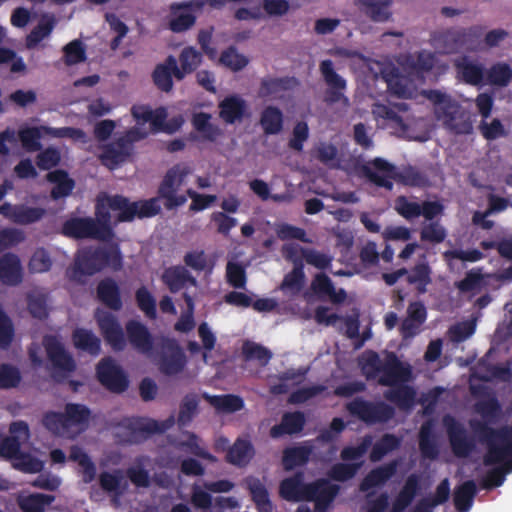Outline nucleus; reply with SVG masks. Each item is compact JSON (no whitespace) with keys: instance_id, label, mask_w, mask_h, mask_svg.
<instances>
[{"instance_id":"1","label":"nucleus","mask_w":512,"mask_h":512,"mask_svg":"<svg viewBox=\"0 0 512 512\" xmlns=\"http://www.w3.org/2000/svg\"><path fill=\"white\" fill-rule=\"evenodd\" d=\"M158 197L150 200L130 202L128 198L122 195H104L99 196L95 205L94 223L98 226L102 241L110 240L114 233L111 227V215L109 210L118 211L117 220L119 222H130L136 217H151L160 212V206L157 205Z\"/></svg>"},{"instance_id":"2","label":"nucleus","mask_w":512,"mask_h":512,"mask_svg":"<svg viewBox=\"0 0 512 512\" xmlns=\"http://www.w3.org/2000/svg\"><path fill=\"white\" fill-rule=\"evenodd\" d=\"M367 380L378 379L381 386L394 387L412 379V367L402 362L394 352H387L382 360L375 351H367L359 361Z\"/></svg>"},{"instance_id":"3","label":"nucleus","mask_w":512,"mask_h":512,"mask_svg":"<svg viewBox=\"0 0 512 512\" xmlns=\"http://www.w3.org/2000/svg\"><path fill=\"white\" fill-rule=\"evenodd\" d=\"M422 95L433 105V113L443 127L456 135L472 133L469 114L450 94L437 89L423 90Z\"/></svg>"},{"instance_id":"4","label":"nucleus","mask_w":512,"mask_h":512,"mask_svg":"<svg viewBox=\"0 0 512 512\" xmlns=\"http://www.w3.org/2000/svg\"><path fill=\"white\" fill-rule=\"evenodd\" d=\"M363 173L370 182L387 190L393 189L392 180L411 187H424L428 183L427 177L416 168L408 167L399 172L393 164L380 157L363 166Z\"/></svg>"},{"instance_id":"5","label":"nucleus","mask_w":512,"mask_h":512,"mask_svg":"<svg viewBox=\"0 0 512 512\" xmlns=\"http://www.w3.org/2000/svg\"><path fill=\"white\" fill-rule=\"evenodd\" d=\"M118 271L122 268V255L117 247H87L75 258L70 278L80 281L81 276H92L105 268Z\"/></svg>"},{"instance_id":"6","label":"nucleus","mask_w":512,"mask_h":512,"mask_svg":"<svg viewBox=\"0 0 512 512\" xmlns=\"http://www.w3.org/2000/svg\"><path fill=\"white\" fill-rule=\"evenodd\" d=\"M470 426L479 441L486 445L487 451L483 457L485 466L496 465L512 455V426L495 429L482 421H471Z\"/></svg>"},{"instance_id":"7","label":"nucleus","mask_w":512,"mask_h":512,"mask_svg":"<svg viewBox=\"0 0 512 512\" xmlns=\"http://www.w3.org/2000/svg\"><path fill=\"white\" fill-rule=\"evenodd\" d=\"M148 133L139 127H132L109 143L99 144L98 156L101 164L109 170H114L129 161L134 155V144L144 138Z\"/></svg>"},{"instance_id":"8","label":"nucleus","mask_w":512,"mask_h":512,"mask_svg":"<svg viewBox=\"0 0 512 512\" xmlns=\"http://www.w3.org/2000/svg\"><path fill=\"white\" fill-rule=\"evenodd\" d=\"M160 433V421L147 417H124L114 425V437L119 444H140Z\"/></svg>"},{"instance_id":"9","label":"nucleus","mask_w":512,"mask_h":512,"mask_svg":"<svg viewBox=\"0 0 512 512\" xmlns=\"http://www.w3.org/2000/svg\"><path fill=\"white\" fill-rule=\"evenodd\" d=\"M348 413L366 424L386 423L395 415V409L385 402H370L356 397L346 404Z\"/></svg>"},{"instance_id":"10","label":"nucleus","mask_w":512,"mask_h":512,"mask_svg":"<svg viewBox=\"0 0 512 512\" xmlns=\"http://www.w3.org/2000/svg\"><path fill=\"white\" fill-rule=\"evenodd\" d=\"M191 173L187 164H177L169 169L162 179V200L168 210L178 208L187 202L185 195H178L175 189L180 187Z\"/></svg>"},{"instance_id":"11","label":"nucleus","mask_w":512,"mask_h":512,"mask_svg":"<svg viewBox=\"0 0 512 512\" xmlns=\"http://www.w3.org/2000/svg\"><path fill=\"white\" fill-rule=\"evenodd\" d=\"M319 70L325 84L327 85L323 101L327 105H333L339 102H342L346 106L349 105V99L345 96L347 82L335 71L333 61L330 59L321 61Z\"/></svg>"},{"instance_id":"12","label":"nucleus","mask_w":512,"mask_h":512,"mask_svg":"<svg viewBox=\"0 0 512 512\" xmlns=\"http://www.w3.org/2000/svg\"><path fill=\"white\" fill-rule=\"evenodd\" d=\"M98 381L110 392L122 393L127 390V375L110 357L103 358L96 367Z\"/></svg>"},{"instance_id":"13","label":"nucleus","mask_w":512,"mask_h":512,"mask_svg":"<svg viewBox=\"0 0 512 512\" xmlns=\"http://www.w3.org/2000/svg\"><path fill=\"white\" fill-rule=\"evenodd\" d=\"M443 424L446 428L451 449L457 457L468 456L475 447L471 438H469L464 426L453 416L445 415Z\"/></svg>"},{"instance_id":"14","label":"nucleus","mask_w":512,"mask_h":512,"mask_svg":"<svg viewBox=\"0 0 512 512\" xmlns=\"http://www.w3.org/2000/svg\"><path fill=\"white\" fill-rule=\"evenodd\" d=\"M340 491V486L320 478L307 484L306 501H313L315 510L326 512Z\"/></svg>"},{"instance_id":"15","label":"nucleus","mask_w":512,"mask_h":512,"mask_svg":"<svg viewBox=\"0 0 512 512\" xmlns=\"http://www.w3.org/2000/svg\"><path fill=\"white\" fill-rule=\"evenodd\" d=\"M475 28H452L439 32L433 37L435 45L444 54H454L466 47L474 35Z\"/></svg>"},{"instance_id":"16","label":"nucleus","mask_w":512,"mask_h":512,"mask_svg":"<svg viewBox=\"0 0 512 512\" xmlns=\"http://www.w3.org/2000/svg\"><path fill=\"white\" fill-rule=\"evenodd\" d=\"M186 363V355L177 341L162 336V374L177 375Z\"/></svg>"},{"instance_id":"17","label":"nucleus","mask_w":512,"mask_h":512,"mask_svg":"<svg viewBox=\"0 0 512 512\" xmlns=\"http://www.w3.org/2000/svg\"><path fill=\"white\" fill-rule=\"evenodd\" d=\"M202 52L193 46L182 49L178 60L170 55L166 58L168 65L172 67L173 75L177 80H182L186 75L193 73L202 63Z\"/></svg>"},{"instance_id":"18","label":"nucleus","mask_w":512,"mask_h":512,"mask_svg":"<svg viewBox=\"0 0 512 512\" xmlns=\"http://www.w3.org/2000/svg\"><path fill=\"white\" fill-rule=\"evenodd\" d=\"M46 210L41 207H30L24 204L12 205L8 202L0 205V215L19 225H29L40 221Z\"/></svg>"},{"instance_id":"19","label":"nucleus","mask_w":512,"mask_h":512,"mask_svg":"<svg viewBox=\"0 0 512 512\" xmlns=\"http://www.w3.org/2000/svg\"><path fill=\"white\" fill-rule=\"evenodd\" d=\"M94 218L71 217L61 227L62 235L73 239H96L101 240L100 231L97 229Z\"/></svg>"},{"instance_id":"20","label":"nucleus","mask_w":512,"mask_h":512,"mask_svg":"<svg viewBox=\"0 0 512 512\" xmlns=\"http://www.w3.org/2000/svg\"><path fill=\"white\" fill-rule=\"evenodd\" d=\"M48 359L52 365L65 372H73L76 368L74 359L67 353L64 346L56 337L49 336L44 339Z\"/></svg>"},{"instance_id":"21","label":"nucleus","mask_w":512,"mask_h":512,"mask_svg":"<svg viewBox=\"0 0 512 512\" xmlns=\"http://www.w3.org/2000/svg\"><path fill=\"white\" fill-rule=\"evenodd\" d=\"M304 478V472L298 471L283 479L279 485L280 497L289 502L306 501L308 483H304Z\"/></svg>"},{"instance_id":"22","label":"nucleus","mask_w":512,"mask_h":512,"mask_svg":"<svg viewBox=\"0 0 512 512\" xmlns=\"http://www.w3.org/2000/svg\"><path fill=\"white\" fill-rule=\"evenodd\" d=\"M421 490V477L417 473L407 476L404 485L392 503V512H403L408 508Z\"/></svg>"},{"instance_id":"23","label":"nucleus","mask_w":512,"mask_h":512,"mask_svg":"<svg viewBox=\"0 0 512 512\" xmlns=\"http://www.w3.org/2000/svg\"><path fill=\"white\" fill-rule=\"evenodd\" d=\"M98 325L105 341L111 345L114 350L120 351L125 347V338L122 327L117 319L107 313L98 319Z\"/></svg>"},{"instance_id":"24","label":"nucleus","mask_w":512,"mask_h":512,"mask_svg":"<svg viewBox=\"0 0 512 512\" xmlns=\"http://www.w3.org/2000/svg\"><path fill=\"white\" fill-rule=\"evenodd\" d=\"M311 289L319 299L329 298L332 303H343L347 297L344 289L335 290L332 280L325 273H318L311 282Z\"/></svg>"},{"instance_id":"25","label":"nucleus","mask_w":512,"mask_h":512,"mask_svg":"<svg viewBox=\"0 0 512 512\" xmlns=\"http://www.w3.org/2000/svg\"><path fill=\"white\" fill-rule=\"evenodd\" d=\"M454 66L460 79L471 86H481L485 81V68L482 64L470 61L464 56L455 61Z\"/></svg>"},{"instance_id":"26","label":"nucleus","mask_w":512,"mask_h":512,"mask_svg":"<svg viewBox=\"0 0 512 512\" xmlns=\"http://www.w3.org/2000/svg\"><path fill=\"white\" fill-rule=\"evenodd\" d=\"M247 108L246 101L238 95L225 97L219 103V117L226 124H234L241 121Z\"/></svg>"},{"instance_id":"27","label":"nucleus","mask_w":512,"mask_h":512,"mask_svg":"<svg viewBox=\"0 0 512 512\" xmlns=\"http://www.w3.org/2000/svg\"><path fill=\"white\" fill-rule=\"evenodd\" d=\"M398 462L393 460L387 464L372 469L360 482L359 489L367 492L370 489L385 484L397 472Z\"/></svg>"},{"instance_id":"28","label":"nucleus","mask_w":512,"mask_h":512,"mask_svg":"<svg viewBox=\"0 0 512 512\" xmlns=\"http://www.w3.org/2000/svg\"><path fill=\"white\" fill-rule=\"evenodd\" d=\"M22 281V266L19 257L5 253L0 257V282L15 286Z\"/></svg>"},{"instance_id":"29","label":"nucleus","mask_w":512,"mask_h":512,"mask_svg":"<svg viewBox=\"0 0 512 512\" xmlns=\"http://www.w3.org/2000/svg\"><path fill=\"white\" fill-rule=\"evenodd\" d=\"M384 397L389 402L396 405L400 410H410L414 407L417 397V392L413 386L407 383L398 384V386L391 387L384 393Z\"/></svg>"},{"instance_id":"30","label":"nucleus","mask_w":512,"mask_h":512,"mask_svg":"<svg viewBox=\"0 0 512 512\" xmlns=\"http://www.w3.org/2000/svg\"><path fill=\"white\" fill-rule=\"evenodd\" d=\"M306 423V418L303 412H286L282 416L281 423L274 425L270 429V435L273 438H278L283 434L293 435L300 433Z\"/></svg>"},{"instance_id":"31","label":"nucleus","mask_w":512,"mask_h":512,"mask_svg":"<svg viewBox=\"0 0 512 512\" xmlns=\"http://www.w3.org/2000/svg\"><path fill=\"white\" fill-rule=\"evenodd\" d=\"M96 293L98 300L106 307L115 311L122 308L120 289L114 279L101 280L97 285Z\"/></svg>"},{"instance_id":"32","label":"nucleus","mask_w":512,"mask_h":512,"mask_svg":"<svg viewBox=\"0 0 512 512\" xmlns=\"http://www.w3.org/2000/svg\"><path fill=\"white\" fill-rule=\"evenodd\" d=\"M126 333L130 344L141 352H148L152 348V337L147 327L137 320L126 323Z\"/></svg>"},{"instance_id":"33","label":"nucleus","mask_w":512,"mask_h":512,"mask_svg":"<svg viewBox=\"0 0 512 512\" xmlns=\"http://www.w3.org/2000/svg\"><path fill=\"white\" fill-rule=\"evenodd\" d=\"M254 455L252 443L247 439L238 438L228 449L225 459L228 463L242 468L249 464Z\"/></svg>"},{"instance_id":"34","label":"nucleus","mask_w":512,"mask_h":512,"mask_svg":"<svg viewBox=\"0 0 512 512\" xmlns=\"http://www.w3.org/2000/svg\"><path fill=\"white\" fill-rule=\"evenodd\" d=\"M162 281L166 283L171 292H177L187 285L196 286L197 280L184 266H174L165 270Z\"/></svg>"},{"instance_id":"35","label":"nucleus","mask_w":512,"mask_h":512,"mask_svg":"<svg viewBox=\"0 0 512 512\" xmlns=\"http://www.w3.org/2000/svg\"><path fill=\"white\" fill-rule=\"evenodd\" d=\"M244 484L258 511L271 512L273 508L272 502L270 501L268 490L261 480L254 476H248L244 479Z\"/></svg>"},{"instance_id":"36","label":"nucleus","mask_w":512,"mask_h":512,"mask_svg":"<svg viewBox=\"0 0 512 512\" xmlns=\"http://www.w3.org/2000/svg\"><path fill=\"white\" fill-rule=\"evenodd\" d=\"M200 397L195 392L187 393L179 403L176 424L179 428L189 426L199 414Z\"/></svg>"},{"instance_id":"37","label":"nucleus","mask_w":512,"mask_h":512,"mask_svg":"<svg viewBox=\"0 0 512 512\" xmlns=\"http://www.w3.org/2000/svg\"><path fill=\"white\" fill-rule=\"evenodd\" d=\"M391 0H356L359 9L374 22H385L389 20Z\"/></svg>"},{"instance_id":"38","label":"nucleus","mask_w":512,"mask_h":512,"mask_svg":"<svg viewBox=\"0 0 512 512\" xmlns=\"http://www.w3.org/2000/svg\"><path fill=\"white\" fill-rule=\"evenodd\" d=\"M419 450L426 459L435 460L439 455L432 420L425 421L420 427Z\"/></svg>"},{"instance_id":"39","label":"nucleus","mask_w":512,"mask_h":512,"mask_svg":"<svg viewBox=\"0 0 512 512\" xmlns=\"http://www.w3.org/2000/svg\"><path fill=\"white\" fill-rule=\"evenodd\" d=\"M47 180L54 184L51 190V197L54 200L69 196L75 187L74 180L62 169L49 172Z\"/></svg>"},{"instance_id":"40","label":"nucleus","mask_w":512,"mask_h":512,"mask_svg":"<svg viewBox=\"0 0 512 512\" xmlns=\"http://www.w3.org/2000/svg\"><path fill=\"white\" fill-rule=\"evenodd\" d=\"M202 397L218 412L222 413H234L240 411L244 407L243 399L234 394L210 395L208 393H203Z\"/></svg>"},{"instance_id":"41","label":"nucleus","mask_w":512,"mask_h":512,"mask_svg":"<svg viewBox=\"0 0 512 512\" xmlns=\"http://www.w3.org/2000/svg\"><path fill=\"white\" fill-rule=\"evenodd\" d=\"M305 280L303 261L294 260L293 269L284 276L279 288L283 292L298 295L305 285Z\"/></svg>"},{"instance_id":"42","label":"nucleus","mask_w":512,"mask_h":512,"mask_svg":"<svg viewBox=\"0 0 512 512\" xmlns=\"http://www.w3.org/2000/svg\"><path fill=\"white\" fill-rule=\"evenodd\" d=\"M485 73V83L494 87L505 88L512 81V67L507 62L493 63Z\"/></svg>"},{"instance_id":"43","label":"nucleus","mask_w":512,"mask_h":512,"mask_svg":"<svg viewBox=\"0 0 512 512\" xmlns=\"http://www.w3.org/2000/svg\"><path fill=\"white\" fill-rule=\"evenodd\" d=\"M74 346L91 355H98L101 351L100 339L91 331L85 328H76L72 333Z\"/></svg>"},{"instance_id":"44","label":"nucleus","mask_w":512,"mask_h":512,"mask_svg":"<svg viewBox=\"0 0 512 512\" xmlns=\"http://www.w3.org/2000/svg\"><path fill=\"white\" fill-rule=\"evenodd\" d=\"M431 268L426 261L418 262L406 273L408 284L414 285L419 294L427 291V286L431 283Z\"/></svg>"},{"instance_id":"45","label":"nucleus","mask_w":512,"mask_h":512,"mask_svg":"<svg viewBox=\"0 0 512 512\" xmlns=\"http://www.w3.org/2000/svg\"><path fill=\"white\" fill-rule=\"evenodd\" d=\"M54 501V495L31 493L18 497L17 504L22 512H45Z\"/></svg>"},{"instance_id":"46","label":"nucleus","mask_w":512,"mask_h":512,"mask_svg":"<svg viewBox=\"0 0 512 512\" xmlns=\"http://www.w3.org/2000/svg\"><path fill=\"white\" fill-rule=\"evenodd\" d=\"M297 84L295 77H268L261 80L259 95L269 97L280 92L288 91Z\"/></svg>"},{"instance_id":"47","label":"nucleus","mask_w":512,"mask_h":512,"mask_svg":"<svg viewBox=\"0 0 512 512\" xmlns=\"http://www.w3.org/2000/svg\"><path fill=\"white\" fill-rule=\"evenodd\" d=\"M260 125L266 135H276L283 129V113L276 106L265 107L260 116Z\"/></svg>"},{"instance_id":"48","label":"nucleus","mask_w":512,"mask_h":512,"mask_svg":"<svg viewBox=\"0 0 512 512\" xmlns=\"http://www.w3.org/2000/svg\"><path fill=\"white\" fill-rule=\"evenodd\" d=\"M477 493V486L473 480L462 483L454 493V505L458 512H468Z\"/></svg>"},{"instance_id":"49","label":"nucleus","mask_w":512,"mask_h":512,"mask_svg":"<svg viewBox=\"0 0 512 512\" xmlns=\"http://www.w3.org/2000/svg\"><path fill=\"white\" fill-rule=\"evenodd\" d=\"M211 115L206 112L194 113L192 117V125L196 131L201 133L202 138L213 142L221 135V129L210 122Z\"/></svg>"},{"instance_id":"50","label":"nucleus","mask_w":512,"mask_h":512,"mask_svg":"<svg viewBox=\"0 0 512 512\" xmlns=\"http://www.w3.org/2000/svg\"><path fill=\"white\" fill-rule=\"evenodd\" d=\"M311 449L306 446L288 447L284 449L282 465L284 470L291 471L296 466L305 465L309 461Z\"/></svg>"},{"instance_id":"51","label":"nucleus","mask_w":512,"mask_h":512,"mask_svg":"<svg viewBox=\"0 0 512 512\" xmlns=\"http://www.w3.org/2000/svg\"><path fill=\"white\" fill-rule=\"evenodd\" d=\"M401 445V439L394 434H384L372 447L370 460L372 462L380 461L388 453L398 449Z\"/></svg>"},{"instance_id":"52","label":"nucleus","mask_w":512,"mask_h":512,"mask_svg":"<svg viewBox=\"0 0 512 512\" xmlns=\"http://www.w3.org/2000/svg\"><path fill=\"white\" fill-rule=\"evenodd\" d=\"M242 355L245 361L256 360L261 366H266L273 356L268 348L249 340L242 345Z\"/></svg>"},{"instance_id":"53","label":"nucleus","mask_w":512,"mask_h":512,"mask_svg":"<svg viewBox=\"0 0 512 512\" xmlns=\"http://www.w3.org/2000/svg\"><path fill=\"white\" fill-rule=\"evenodd\" d=\"M63 414L66 417L68 427H72L87 424L91 416V411L83 404L67 403Z\"/></svg>"},{"instance_id":"54","label":"nucleus","mask_w":512,"mask_h":512,"mask_svg":"<svg viewBox=\"0 0 512 512\" xmlns=\"http://www.w3.org/2000/svg\"><path fill=\"white\" fill-rule=\"evenodd\" d=\"M219 63L233 72H238L248 65L249 59L239 53L235 46L231 45L222 51Z\"/></svg>"},{"instance_id":"55","label":"nucleus","mask_w":512,"mask_h":512,"mask_svg":"<svg viewBox=\"0 0 512 512\" xmlns=\"http://www.w3.org/2000/svg\"><path fill=\"white\" fill-rule=\"evenodd\" d=\"M43 127H25L19 130L18 137L25 150L35 152L42 148L40 140L44 133Z\"/></svg>"},{"instance_id":"56","label":"nucleus","mask_w":512,"mask_h":512,"mask_svg":"<svg viewBox=\"0 0 512 512\" xmlns=\"http://www.w3.org/2000/svg\"><path fill=\"white\" fill-rule=\"evenodd\" d=\"M131 113L138 124L150 122L153 131H160V108L151 110L145 105H134L131 108Z\"/></svg>"},{"instance_id":"57","label":"nucleus","mask_w":512,"mask_h":512,"mask_svg":"<svg viewBox=\"0 0 512 512\" xmlns=\"http://www.w3.org/2000/svg\"><path fill=\"white\" fill-rule=\"evenodd\" d=\"M55 26V19L53 17L43 18L38 25L27 36L26 44L28 48H34L44 38L48 37L53 31Z\"/></svg>"},{"instance_id":"58","label":"nucleus","mask_w":512,"mask_h":512,"mask_svg":"<svg viewBox=\"0 0 512 512\" xmlns=\"http://www.w3.org/2000/svg\"><path fill=\"white\" fill-rule=\"evenodd\" d=\"M12 465L13 468L20 472L35 474L40 473L44 469L45 463L30 453L23 452Z\"/></svg>"},{"instance_id":"59","label":"nucleus","mask_w":512,"mask_h":512,"mask_svg":"<svg viewBox=\"0 0 512 512\" xmlns=\"http://www.w3.org/2000/svg\"><path fill=\"white\" fill-rule=\"evenodd\" d=\"M64 63L67 66L76 65L86 60V50L82 41L75 39L63 47Z\"/></svg>"},{"instance_id":"60","label":"nucleus","mask_w":512,"mask_h":512,"mask_svg":"<svg viewBox=\"0 0 512 512\" xmlns=\"http://www.w3.org/2000/svg\"><path fill=\"white\" fill-rule=\"evenodd\" d=\"M183 298L187 305V311L183 313L174 325V329L178 332L188 333L195 327L194 321V300L187 292L183 293Z\"/></svg>"},{"instance_id":"61","label":"nucleus","mask_w":512,"mask_h":512,"mask_svg":"<svg viewBox=\"0 0 512 512\" xmlns=\"http://www.w3.org/2000/svg\"><path fill=\"white\" fill-rule=\"evenodd\" d=\"M301 254L307 264L320 270L329 268L333 260L330 255L312 248H301Z\"/></svg>"},{"instance_id":"62","label":"nucleus","mask_w":512,"mask_h":512,"mask_svg":"<svg viewBox=\"0 0 512 512\" xmlns=\"http://www.w3.org/2000/svg\"><path fill=\"white\" fill-rule=\"evenodd\" d=\"M447 236L446 229L439 223V221H432L424 225L420 232L422 241L434 244L442 243Z\"/></svg>"},{"instance_id":"63","label":"nucleus","mask_w":512,"mask_h":512,"mask_svg":"<svg viewBox=\"0 0 512 512\" xmlns=\"http://www.w3.org/2000/svg\"><path fill=\"white\" fill-rule=\"evenodd\" d=\"M359 468V463H336L328 471V476L334 481L344 482L352 479Z\"/></svg>"},{"instance_id":"64","label":"nucleus","mask_w":512,"mask_h":512,"mask_svg":"<svg viewBox=\"0 0 512 512\" xmlns=\"http://www.w3.org/2000/svg\"><path fill=\"white\" fill-rule=\"evenodd\" d=\"M123 475L121 470H115L113 473L102 472L99 475L100 487L107 493L121 494V484Z\"/></svg>"}]
</instances>
